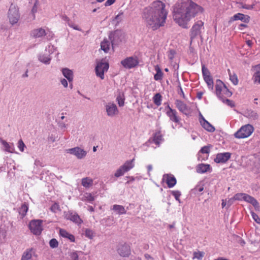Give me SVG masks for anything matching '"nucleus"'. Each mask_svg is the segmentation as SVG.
<instances>
[{
    "mask_svg": "<svg viewBox=\"0 0 260 260\" xmlns=\"http://www.w3.org/2000/svg\"><path fill=\"white\" fill-rule=\"evenodd\" d=\"M62 74L63 76L68 80L70 85L72 86V84L71 83L73 81V72L71 70L68 69H63L62 70Z\"/></svg>",
    "mask_w": 260,
    "mask_h": 260,
    "instance_id": "5701e85b",
    "label": "nucleus"
},
{
    "mask_svg": "<svg viewBox=\"0 0 260 260\" xmlns=\"http://www.w3.org/2000/svg\"><path fill=\"white\" fill-rule=\"evenodd\" d=\"M42 220H33L31 221L29 224V228L30 231L36 235H40L43 230Z\"/></svg>",
    "mask_w": 260,
    "mask_h": 260,
    "instance_id": "0eeeda50",
    "label": "nucleus"
},
{
    "mask_svg": "<svg viewBox=\"0 0 260 260\" xmlns=\"http://www.w3.org/2000/svg\"><path fill=\"white\" fill-rule=\"evenodd\" d=\"M203 94V93L202 92H198L197 93V97L199 99L201 100L202 98Z\"/></svg>",
    "mask_w": 260,
    "mask_h": 260,
    "instance_id": "338daca9",
    "label": "nucleus"
},
{
    "mask_svg": "<svg viewBox=\"0 0 260 260\" xmlns=\"http://www.w3.org/2000/svg\"><path fill=\"white\" fill-rule=\"evenodd\" d=\"M25 144L23 141L20 139L18 142V147L20 151L23 152L24 151V148L25 147Z\"/></svg>",
    "mask_w": 260,
    "mask_h": 260,
    "instance_id": "3c124183",
    "label": "nucleus"
},
{
    "mask_svg": "<svg viewBox=\"0 0 260 260\" xmlns=\"http://www.w3.org/2000/svg\"><path fill=\"white\" fill-rule=\"evenodd\" d=\"M246 43L249 47H250L252 44V42L250 40L247 41Z\"/></svg>",
    "mask_w": 260,
    "mask_h": 260,
    "instance_id": "774afa93",
    "label": "nucleus"
},
{
    "mask_svg": "<svg viewBox=\"0 0 260 260\" xmlns=\"http://www.w3.org/2000/svg\"><path fill=\"white\" fill-rule=\"evenodd\" d=\"M18 9L14 6L11 5L8 12V17L12 24L16 23L19 19Z\"/></svg>",
    "mask_w": 260,
    "mask_h": 260,
    "instance_id": "9d476101",
    "label": "nucleus"
},
{
    "mask_svg": "<svg viewBox=\"0 0 260 260\" xmlns=\"http://www.w3.org/2000/svg\"><path fill=\"white\" fill-rule=\"evenodd\" d=\"M125 172L123 169V168L121 167V166L116 171V172L115 173V176L116 177H119L121 176H122Z\"/></svg>",
    "mask_w": 260,
    "mask_h": 260,
    "instance_id": "37998d69",
    "label": "nucleus"
},
{
    "mask_svg": "<svg viewBox=\"0 0 260 260\" xmlns=\"http://www.w3.org/2000/svg\"><path fill=\"white\" fill-rule=\"evenodd\" d=\"M46 35V31L42 28L34 29L30 32V36L34 38H40Z\"/></svg>",
    "mask_w": 260,
    "mask_h": 260,
    "instance_id": "6ab92c4d",
    "label": "nucleus"
},
{
    "mask_svg": "<svg viewBox=\"0 0 260 260\" xmlns=\"http://www.w3.org/2000/svg\"><path fill=\"white\" fill-rule=\"evenodd\" d=\"M162 96L159 93L155 94L153 97V103L157 106H159L161 104Z\"/></svg>",
    "mask_w": 260,
    "mask_h": 260,
    "instance_id": "c85d7f7f",
    "label": "nucleus"
},
{
    "mask_svg": "<svg viewBox=\"0 0 260 260\" xmlns=\"http://www.w3.org/2000/svg\"><path fill=\"white\" fill-rule=\"evenodd\" d=\"M31 257V253L30 251H26L22 255L21 260H28Z\"/></svg>",
    "mask_w": 260,
    "mask_h": 260,
    "instance_id": "ea45409f",
    "label": "nucleus"
},
{
    "mask_svg": "<svg viewBox=\"0 0 260 260\" xmlns=\"http://www.w3.org/2000/svg\"><path fill=\"white\" fill-rule=\"evenodd\" d=\"M68 152L75 155L78 158H82L86 155V152L79 147H75L68 150Z\"/></svg>",
    "mask_w": 260,
    "mask_h": 260,
    "instance_id": "f8f14e48",
    "label": "nucleus"
},
{
    "mask_svg": "<svg viewBox=\"0 0 260 260\" xmlns=\"http://www.w3.org/2000/svg\"><path fill=\"white\" fill-rule=\"evenodd\" d=\"M66 219L70 220L73 222L80 224L82 222V220L79 217V216L76 213H73L70 212L67 213L66 215Z\"/></svg>",
    "mask_w": 260,
    "mask_h": 260,
    "instance_id": "f3484780",
    "label": "nucleus"
},
{
    "mask_svg": "<svg viewBox=\"0 0 260 260\" xmlns=\"http://www.w3.org/2000/svg\"><path fill=\"white\" fill-rule=\"evenodd\" d=\"M93 183V180L88 177L82 179V185L85 187H89Z\"/></svg>",
    "mask_w": 260,
    "mask_h": 260,
    "instance_id": "2f4dec72",
    "label": "nucleus"
},
{
    "mask_svg": "<svg viewBox=\"0 0 260 260\" xmlns=\"http://www.w3.org/2000/svg\"><path fill=\"white\" fill-rule=\"evenodd\" d=\"M179 91H178V94L181 95L183 98L185 99V95H184V93L182 90V87L180 86H179Z\"/></svg>",
    "mask_w": 260,
    "mask_h": 260,
    "instance_id": "bf43d9fd",
    "label": "nucleus"
},
{
    "mask_svg": "<svg viewBox=\"0 0 260 260\" xmlns=\"http://www.w3.org/2000/svg\"><path fill=\"white\" fill-rule=\"evenodd\" d=\"M204 23L201 20H198L192 26L190 36L191 41L198 36L201 35L202 29L204 28Z\"/></svg>",
    "mask_w": 260,
    "mask_h": 260,
    "instance_id": "423d86ee",
    "label": "nucleus"
},
{
    "mask_svg": "<svg viewBox=\"0 0 260 260\" xmlns=\"http://www.w3.org/2000/svg\"><path fill=\"white\" fill-rule=\"evenodd\" d=\"M228 72L230 76V79L231 82L233 83L234 85H237L238 84L239 80L237 75L235 73H231L230 70H228Z\"/></svg>",
    "mask_w": 260,
    "mask_h": 260,
    "instance_id": "c756f323",
    "label": "nucleus"
},
{
    "mask_svg": "<svg viewBox=\"0 0 260 260\" xmlns=\"http://www.w3.org/2000/svg\"><path fill=\"white\" fill-rule=\"evenodd\" d=\"M226 103L228 105H229L231 107H234V106H235L233 102L230 100L226 99Z\"/></svg>",
    "mask_w": 260,
    "mask_h": 260,
    "instance_id": "052dcab7",
    "label": "nucleus"
},
{
    "mask_svg": "<svg viewBox=\"0 0 260 260\" xmlns=\"http://www.w3.org/2000/svg\"><path fill=\"white\" fill-rule=\"evenodd\" d=\"M201 122L202 126L207 131L209 132H213L215 131V129L214 127L205 119H203V121Z\"/></svg>",
    "mask_w": 260,
    "mask_h": 260,
    "instance_id": "b1692460",
    "label": "nucleus"
},
{
    "mask_svg": "<svg viewBox=\"0 0 260 260\" xmlns=\"http://www.w3.org/2000/svg\"><path fill=\"white\" fill-rule=\"evenodd\" d=\"M50 246L52 248H56L58 245V241L55 239H52L49 242Z\"/></svg>",
    "mask_w": 260,
    "mask_h": 260,
    "instance_id": "09e8293b",
    "label": "nucleus"
},
{
    "mask_svg": "<svg viewBox=\"0 0 260 260\" xmlns=\"http://www.w3.org/2000/svg\"><path fill=\"white\" fill-rule=\"evenodd\" d=\"M109 67V63L106 62L98 63L95 69L96 75L101 79H104L105 78L104 73L108 71Z\"/></svg>",
    "mask_w": 260,
    "mask_h": 260,
    "instance_id": "6e6552de",
    "label": "nucleus"
},
{
    "mask_svg": "<svg viewBox=\"0 0 260 260\" xmlns=\"http://www.w3.org/2000/svg\"><path fill=\"white\" fill-rule=\"evenodd\" d=\"M113 210L119 214H124L126 213V210L124 207L122 205H114Z\"/></svg>",
    "mask_w": 260,
    "mask_h": 260,
    "instance_id": "cd10ccee",
    "label": "nucleus"
},
{
    "mask_svg": "<svg viewBox=\"0 0 260 260\" xmlns=\"http://www.w3.org/2000/svg\"><path fill=\"white\" fill-rule=\"evenodd\" d=\"M154 69L156 72V73L154 76V80L156 81L161 80L162 79L164 75L161 69L158 65H156Z\"/></svg>",
    "mask_w": 260,
    "mask_h": 260,
    "instance_id": "393cba45",
    "label": "nucleus"
},
{
    "mask_svg": "<svg viewBox=\"0 0 260 260\" xmlns=\"http://www.w3.org/2000/svg\"><path fill=\"white\" fill-rule=\"evenodd\" d=\"M134 159H133L131 160L126 161L122 166L121 167L124 170L125 172L128 171L131 169H132L134 167V164L133 163Z\"/></svg>",
    "mask_w": 260,
    "mask_h": 260,
    "instance_id": "bb28decb",
    "label": "nucleus"
},
{
    "mask_svg": "<svg viewBox=\"0 0 260 260\" xmlns=\"http://www.w3.org/2000/svg\"><path fill=\"white\" fill-rule=\"evenodd\" d=\"M193 255V256L192 258L193 259L196 258L199 260H201L204 256V252L199 251L197 252H194Z\"/></svg>",
    "mask_w": 260,
    "mask_h": 260,
    "instance_id": "c9c22d12",
    "label": "nucleus"
},
{
    "mask_svg": "<svg viewBox=\"0 0 260 260\" xmlns=\"http://www.w3.org/2000/svg\"><path fill=\"white\" fill-rule=\"evenodd\" d=\"M107 114L109 116H114L118 112L116 105L114 103H109L106 106Z\"/></svg>",
    "mask_w": 260,
    "mask_h": 260,
    "instance_id": "2eb2a0df",
    "label": "nucleus"
},
{
    "mask_svg": "<svg viewBox=\"0 0 260 260\" xmlns=\"http://www.w3.org/2000/svg\"><path fill=\"white\" fill-rule=\"evenodd\" d=\"M246 193H238L234 196V199L236 200L241 201L243 200L245 196Z\"/></svg>",
    "mask_w": 260,
    "mask_h": 260,
    "instance_id": "a18cd8bd",
    "label": "nucleus"
},
{
    "mask_svg": "<svg viewBox=\"0 0 260 260\" xmlns=\"http://www.w3.org/2000/svg\"><path fill=\"white\" fill-rule=\"evenodd\" d=\"M176 52L174 50H170L169 51L168 57L170 60H173V59L174 57V55L175 54Z\"/></svg>",
    "mask_w": 260,
    "mask_h": 260,
    "instance_id": "5fc2aeb1",
    "label": "nucleus"
},
{
    "mask_svg": "<svg viewBox=\"0 0 260 260\" xmlns=\"http://www.w3.org/2000/svg\"><path fill=\"white\" fill-rule=\"evenodd\" d=\"M202 71L204 78L205 77L211 76L210 72L209 71L208 69L205 67V65H202Z\"/></svg>",
    "mask_w": 260,
    "mask_h": 260,
    "instance_id": "4c0bfd02",
    "label": "nucleus"
},
{
    "mask_svg": "<svg viewBox=\"0 0 260 260\" xmlns=\"http://www.w3.org/2000/svg\"><path fill=\"white\" fill-rule=\"evenodd\" d=\"M233 21L241 20L244 23H248L250 20V17L248 15H244L242 13H238L235 14L232 18Z\"/></svg>",
    "mask_w": 260,
    "mask_h": 260,
    "instance_id": "a211bd4d",
    "label": "nucleus"
},
{
    "mask_svg": "<svg viewBox=\"0 0 260 260\" xmlns=\"http://www.w3.org/2000/svg\"><path fill=\"white\" fill-rule=\"evenodd\" d=\"M61 83L64 87H67L68 86V82L65 79H62L60 80Z\"/></svg>",
    "mask_w": 260,
    "mask_h": 260,
    "instance_id": "680f3d73",
    "label": "nucleus"
},
{
    "mask_svg": "<svg viewBox=\"0 0 260 260\" xmlns=\"http://www.w3.org/2000/svg\"><path fill=\"white\" fill-rule=\"evenodd\" d=\"M166 7L162 2L155 1L144 9L143 18L147 27L155 30L165 25L168 13Z\"/></svg>",
    "mask_w": 260,
    "mask_h": 260,
    "instance_id": "f257e3e1",
    "label": "nucleus"
},
{
    "mask_svg": "<svg viewBox=\"0 0 260 260\" xmlns=\"http://www.w3.org/2000/svg\"><path fill=\"white\" fill-rule=\"evenodd\" d=\"M210 166L209 165L204 164L198 165L196 168L197 172L202 174L210 171Z\"/></svg>",
    "mask_w": 260,
    "mask_h": 260,
    "instance_id": "aec40b11",
    "label": "nucleus"
},
{
    "mask_svg": "<svg viewBox=\"0 0 260 260\" xmlns=\"http://www.w3.org/2000/svg\"><path fill=\"white\" fill-rule=\"evenodd\" d=\"M231 155L229 152L218 153L214 159V161L216 163H225L230 158Z\"/></svg>",
    "mask_w": 260,
    "mask_h": 260,
    "instance_id": "ddd939ff",
    "label": "nucleus"
},
{
    "mask_svg": "<svg viewBox=\"0 0 260 260\" xmlns=\"http://www.w3.org/2000/svg\"><path fill=\"white\" fill-rule=\"evenodd\" d=\"M139 61L137 57H128L121 61L122 66L126 69H131L138 66Z\"/></svg>",
    "mask_w": 260,
    "mask_h": 260,
    "instance_id": "1a4fd4ad",
    "label": "nucleus"
},
{
    "mask_svg": "<svg viewBox=\"0 0 260 260\" xmlns=\"http://www.w3.org/2000/svg\"><path fill=\"white\" fill-rule=\"evenodd\" d=\"M118 253L122 256L126 257L131 254V248L129 245L124 243L120 244L117 248Z\"/></svg>",
    "mask_w": 260,
    "mask_h": 260,
    "instance_id": "9b49d317",
    "label": "nucleus"
},
{
    "mask_svg": "<svg viewBox=\"0 0 260 260\" xmlns=\"http://www.w3.org/2000/svg\"><path fill=\"white\" fill-rule=\"evenodd\" d=\"M115 2V0H107L105 3V5L106 6H111V5L114 4Z\"/></svg>",
    "mask_w": 260,
    "mask_h": 260,
    "instance_id": "13d9d810",
    "label": "nucleus"
},
{
    "mask_svg": "<svg viewBox=\"0 0 260 260\" xmlns=\"http://www.w3.org/2000/svg\"><path fill=\"white\" fill-rule=\"evenodd\" d=\"M110 42L107 39H104L101 43V48L105 53H107L110 47Z\"/></svg>",
    "mask_w": 260,
    "mask_h": 260,
    "instance_id": "a878e982",
    "label": "nucleus"
},
{
    "mask_svg": "<svg viewBox=\"0 0 260 260\" xmlns=\"http://www.w3.org/2000/svg\"><path fill=\"white\" fill-rule=\"evenodd\" d=\"M254 70H258L260 72V63L252 67Z\"/></svg>",
    "mask_w": 260,
    "mask_h": 260,
    "instance_id": "69168bd1",
    "label": "nucleus"
},
{
    "mask_svg": "<svg viewBox=\"0 0 260 260\" xmlns=\"http://www.w3.org/2000/svg\"><path fill=\"white\" fill-rule=\"evenodd\" d=\"M28 209V205L25 203H24L21 205V207L19 209V214L21 215L22 217H24L26 215Z\"/></svg>",
    "mask_w": 260,
    "mask_h": 260,
    "instance_id": "7c9ffc66",
    "label": "nucleus"
},
{
    "mask_svg": "<svg viewBox=\"0 0 260 260\" xmlns=\"http://www.w3.org/2000/svg\"><path fill=\"white\" fill-rule=\"evenodd\" d=\"M243 200L251 204L255 208H258L259 207L258 202L253 197L246 193L245 194V196Z\"/></svg>",
    "mask_w": 260,
    "mask_h": 260,
    "instance_id": "412c9836",
    "label": "nucleus"
},
{
    "mask_svg": "<svg viewBox=\"0 0 260 260\" xmlns=\"http://www.w3.org/2000/svg\"><path fill=\"white\" fill-rule=\"evenodd\" d=\"M2 144L5 147L6 151L10 153L13 152L14 148L12 147H11L6 141H3Z\"/></svg>",
    "mask_w": 260,
    "mask_h": 260,
    "instance_id": "e433bc0d",
    "label": "nucleus"
},
{
    "mask_svg": "<svg viewBox=\"0 0 260 260\" xmlns=\"http://www.w3.org/2000/svg\"><path fill=\"white\" fill-rule=\"evenodd\" d=\"M205 81L207 84L208 87L209 88H213V81L211 76L205 77L204 78Z\"/></svg>",
    "mask_w": 260,
    "mask_h": 260,
    "instance_id": "58836bf2",
    "label": "nucleus"
},
{
    "mask_svg": "<svg viewBox=\"0 0 260 260\" xmlns=\"http://www.w3.org/2000/svg\"><path fill=\"white\" fill-rule=\"evenodd\" d=\"M69 25L70 27H72L73 28H74L75 30H81V29L80 28H79V27L76 25L69 24Z\"/></svg>",
    "mask_w": 260,
    "mask_h": 260,
    "instance_id": "e2e57ef3",
    "label": "nucleus"
},
{
    "mask_svg": "<svg viewBox=\"0 0 260 260\" xmlns=\"http://www.w3.org/2000/svg\"><path fill=\"white\" fill-rule=\"evenodd\" d=\"M200 152L202 153H209L210 152L209 147L205 146L201 148Z\"/></svg>",
    "mask_w": 260,
    "mask_h": 260,
    "instance_id": "864d4df0",
    "label": "nucleus"
},
{
    "mask_svg": "<svg viewBox=\"0 0 260 260\" xmlns=\"http://www.w3.org/2000/svg\"><path fill=\"white\" fill-rule=\"evenodd\" d=\"M145 257L147 260H153V257L150 255H149L148 254H145Z\"/></svg>",
    "mask_w": 260,
    "mask_h": 260,
    "instance_id": "0e129e2a",
    "label": "nucleus"
},
{
    "mask_svg": "<svg viewBox=\"0 0 260 260\" xmlns=\"http://www.w3.org/2000/svg\"><path fill=\"white\" fill-rule=\"evenodd\" d=\"M256 72L253 74L252 79L254 83L260 84V72L258 70H255Z\"/></svg>",
    "mask_w": 260,
    "mask_h": 260,
    "instance_id": "f704fd0d",
    "label": "nucleus"
},
{
    "mask_svg": "<svg viewBox=\"0 0 260 260\" xmlns=\"http://www.w3.org/2000/svg\"><path fill=\"white\" fill-rule=\"evenodd\" d=\"M215 92L219 98L222 99L230 97L232 94V92L220 80H217L216 81Z\"/></svg>",
    "mask_w": 260,
    "mask_h": 260,
    "instance_id": "7ed1b4c3",
    "label": "nucleus"
},
{
    "mask_svg": "<svg viewBox=\"0 0 260 260\" xmlns=\"http://www.w3.org/2000/svg\"><path fill=\"white\" fill-rule=\"evenodd\" d=\"M253 126L249 124L242 126L238 131L234 134L235 138L243 139L249 137L253 132Z\"/></svg>",
    "mask_w": 260,
    "mask_h": 260,
    "instance_id": "20e7f679",
    "label": "nucleus"
},
{
    "mask_svg": "<svg viewBox=\"0 0 260 260\" xmlns=\"http://www.w3.org/2000/svg\"><path fill=\"white\" fill-rule=\"evenodd\" d=\"M51 211L56 212L57 211L60 210V207L58 204L55 203L53 204L50 208Z\"/></svg>",
    "mask_w": 260,
    "mask_h": 260,
    "instance_id": "8fccbe9b",
    "label": "nucleus"
},
{
    "mask_svg": "<svg viewBox=\"0 0 260 260\" xmlns=\"http://www.w3.org/2000/svg\"><path fill=\"white\" fill-rule=\"evenodd\" d=\"M162 180L166 182L169 188H172L174 186L177 182L175 177L172 174L164 175Z\"/></svg>",
    "mask_w": 260,
    "mask_h": 260,
    "instance_id": "4468645a",
    "label": "nucleus"
},
{
    "mask_svg": "<svg viewBox=\"0 0 260 260\" xmlns=\"http://www.w3.org/2000/svg\"><path fill=\"white\" fill-rule=\"evenodd\" d=\"M254 5H244L242 6L243 8L244 9H248V10H251V9H253V7H254Z\"/></svg>",
    "mask_w": 260,
    "mask_h": 260,
    "instance_id": "4d7b16f0",
    "label": "nucleus"
},
{
    "mask_svg": "<svg viewBox=\"0 0 260 260\" xmlns=\"http://www.w3.org/2000/svg\"><path fill=\"white\" fill-rule=\"evenodd\" d=\"M38 1H36L33 7H32V10H31L32 13L34 14L37 12V10H38Z\"/></svg>",
    "mask_w": 260,
    "mask_h": 260,
    "instance_id": "6e6d98bb",
    "label": "nucleus"
},
{
    "mask_svg": "<svg viewBox=\"0 0 260 260\" xmlns=\"http://www.w3.org/2000/svg\"><path fill=\"white\" fill-rule=\"evenodd\" d=\"M59 234L62 237L68 238L70 240V241L72 242H75V239L74 236L72 234L68 232L66 230L61 229H60Z\"/></svg>",
    "mask_w": 260,
    "mask_h": 260,
    "instance_id": "4be33fe9",
    "label": "nucleus"
},
{
    "mask_svg": "<svg viewBox=\"0 0 260 260\" xmlns=\"http://www.w3.org/2000/svg\"><path fill=\"white\" fill-rule=\"evenodd\" d=\"M204 9L190 0H186L176 6L173 11V19L180 26L188 28L189 22L198 14L202 13Z\"/></svg>",
    "mask_w": 260,
    "mask_h": 260,
    "instance_id": "f03ea898",
    "label": "nucleus"
},
{
    "mask_svg": "<svg viewBox=\"0 0 260 260\" xmlns=\"http://www.w3.org/2000/svg\"><path fill=\"white\" fill-rule=\"evenodd\" d=\"M166 113L170 120L178 124H181V118L178 114V112L175 109L171 108L168 104L165 108Z\"/></svg>",
    "mask_w": 260,
    "mask_h": 260,
    "instance_id": "39448f33",
    "label": "nucleus"
},
{
    "mask_svg": "<svg viewBox=\"0 0 260 260\" xmlns=\"http://www.w3.org/2000/svg\"><path fill=\"white\" fill-rule=\"evenodd\" d=\"M162 140V135L160 132H157L153 137V141L156 144H159Z\"/></svg>",
    "mask_w": 260,
    "mask_h": 260,
    "instance_id": "473e14b6",
    "label": "nucleus"
},
{
    "mask_svg": "<svg viewBox=\"0 0 260 260\" xmlns=\"http://www.w3.org/2000/svg\"><path fill=\"white\" fill-rule=\"evenodd\" d=\"M175 104L176 108L179 110L180 112L187 114L189 111L188 108L186 104L179 100H176L175 102Z\"/></svg>",
    "mask_w": 260,
    "mask_h": 260,
    "instance_id": "dca6fc26",
    "label": "nucleus"
},
{
    "mask_svg": "<svg viewBox=\"0 0 260 260\" xmlns=\"http://www.w3.org/2000/svg\"><path fill=\"white\" fill-rule=\"evenodd\" d=\"M39 60L45 63H49L50 61V58L48 56L40 55L39 56Z\"/></svg>",
    "mask_w": 260,
    "mask_h": 260,
    "instance_id": "c03bdc74",
    "label": "nucleus"
},
{
    "mask_svg": "<svg viewBox=\"0 0 260 260\" xmlns=\"http://www.w3.org/2000/svg\"><path fill=\"white\" fill-rule=\"evenodd\" d=\"M70 260H79V256L77 251H73L70 254Z\"/></svg>",
    "mask_w": 260,
    "mask_h": 260,
    "instance_id": "49530a36",
    "label": "nucleus"
},
{
    "mask_svg": "<svg viewBox=\"0 0 260 260\" xmlns=\"http://www.w3.org/2000/svg\"><path fill=\"white\" fill-rule=\"evenodd\" d=\"M124 96L123 94H120L117 96L116 101L117 102L119 106L122 107L124 105Z\"/></svg>",
    "mask_w": 260,
    "mask_h": 260,
    "instance_id": "72a5a7b5",
    "label": "nucleus"
},
{
    "mask_svg": "<svg viewBox=\"0 0 260 260\" xmlns=\"http://www.w3.org/2000/svg\"><path fill=\"white\" fill-rule=\"evenodd\" d=\"M251 215L254 220L258 223H260V218L258 216L253 212H251Z\"/></svg>",
    "mask_w": 260,
    "mask_h": 260,
    "instance_id": "603ef678",
    "label": "nucleus"
},
{
    "mask_svg": "<svg viewBox=\"0 0 260 260\" xmlns=\"http://www.w3.org/2000/svg\"><path fill=\"white\" fill-rule=\"evenodd\" d=\"M204 186L202 183H199L193 189V190L196 193H198L200 192H202L204 190Z\"/></svg>",
    "mask_w": 260,
    "mask_h": 260,
    "instance_id": "a19ab883",
    "label": "nucleus"
},
{
    "mask_svg": "<svg viewBox=\"0 0 260 260\" xmlns=\"http://www.w3.org/2000/svg\"><path fill=\"white\" fill-rule=\"evenodd\" d=\"M171 193L174 197L175 199L180 202L179 198L181 196L180 192L177 190H173L172 191Z\"/></svg>",
    "mask_w": 260,
    "mask_h": 260,
    "instance_id": "de8ad7c7",
    "label": "nucleus"
},
{
    "mask_svg": "<svg viewBox=\"0 0 260 260\" xmlns=\"http://www.w3.org/2000/svg\"><path fill=\"white\" fill-rule=\"evenodd\" d=\"M84 200H86L89 202L94 201V198L90 193H85L84 194Z\"/></svg>",
    "mask_w": 260,
    "mask_h": 260,
    "instance_id": "79ce46f5",
    "label": "nucleus"
}]
</instances>
